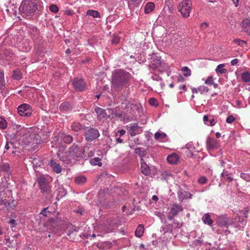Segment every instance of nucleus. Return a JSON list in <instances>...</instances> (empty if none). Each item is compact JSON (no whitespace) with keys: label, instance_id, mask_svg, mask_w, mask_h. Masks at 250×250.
<instances>
[{"label":"nucleus","instance_id":"nucleus-1","mask_svg":"<svg viewBox=\"0 0 250 250\" xmlns=\"http://www.w3.org/2000/svg\"><path fill=\"white\" fill-rule=\"evenodd\" d=\"M248 211L246 210L239 211V216L238 219H236L234 222L229 223V219L228 218L220 217L218 220V225L220 227H225L228 228L229 225L240 229L244 228L246 224V220L247 218Z\"/></svg>","mask_w":250,"mask_h":250},{"label":"nucleus","instance_id":"nucleus-2","mask_svg":"<svg viewBox=\"0 0 250 250\" xmlns=\"http://www.w3.org/2000/svg\"><path fill=\"white\" fill-rule=\"evenodd\" d=\"M129 77V73L124 70L115 71L112 77V86L115 88H119L123 86L128 83Z\"/></svg>","mask_w":250,"mask_h":250},{"label":"nucleus","instance_id":"nucleus-3","mask_svg":"<svg viewBox=\"0 0 250 250\" xmlns=\"http://www.w3.org/2000/svg\"><path fill=\"white\" fill-rule=\"evenodd\" d=\"M25 132L23 135V140H25V143L27 145L37 144L40 141L38 139L39 135L33 132L32 128L24 129Z\"/></svg>","mask_w":250,"mask_h":250},{"label":"nucleus","instance_id":"nucleus-4","mask_svg":"<svg viewBox=\"0 0 250 250\" xmlns=\"http://www.w3.org/2000/svg\"><path fill=\"white\" fill-rule=\"evenodd\" d=\"M192 3L190 0H182L178 6L179 11L184 17H188L191 11Z\"/></svg>","mask_w":250,"mask_h":250},{"label":"nucleus","instance_id":"nucleus-5","mask_svg":"<svg viewBox=\"0 0 250 250\" xmlns=\"http://www.w3.org/2000/svg\"><path fill=\"white\" fill-rule=\"evenodd\" d=\"M65 147V146H62L60 148L57 153V156L60 161L66 164H69L74 158L68 150L63 152Z\"/></svg>","mask_w":250,"mask_h":250},{"label":"nucleus","instance_id":"nucleus-6","mask_svg":"<svg viewBox=\"0 0 250 250\" xmlns=\"http://www.w3.org/2000/svg\"><path fill=\"white\" fill-rule=\"evenodd\" d=\"M84 135L87 141L92 142L99 137L100 133L97 129L87 127L84 128Z\"/></svg>","mask_w":250,"mask_h":250},{"label":"nucleus","instance_id":"nucleus-7","mask_svg":"<svg viewBox=\"0 0 250 250\" xmlns=\"http://www.w3.org/2000/svg\"><path fill=\"white\" fill-rule=\"evenodd\" d=\"M183 210V208L182 205L177 204H173L169 208V211L168 213L167 218L169 220H171L174 217L177 216L179 213Z\"/></svg>","mask_w":250,"mask_h":250},{"label":"nucleus","instance_id":"nucleus-8","mask_svg":"<svg viewBox=\"0 0 250 250\" xmlns=\"http://www.w3.org/2000/svg\"><path fill=\"white\" fill-rule=\"evenodd\" d=\"M166 64L161 61V58L157 56L155 60L151 62L149 66L153 70L162 71L166 68Z\"/></svg>","mask_w":250,"mask_h":250},{"label":"nucleus","instance_id":"nucleus-9","mask_svg":"<svg viewBox=\"0 0 250 250\" xmlns=\"http://www.w3.org/2000/svg\"><path fill=\"white\" fill-rule=\"evenodd\" d=\"M18 112L21 116L29 117L31 115L32 110L29 104H23L18 106Z\"/></svg>","mask_w":250,"mask_h":250},{"label":"nucleus","instance_id":"nucleus-10","mask_svg":"<svg viewBox=\"0 0 250 250\" xmlns=\"http://www.w3.org/2000/svg\"><path fill=\"white\" fill-rule=\"evenodd\" d=\"M38 9V6L35 2H28L23 4L22 8L23 13L26 14H31L34 13Z\"/></svg>","mask_w":250,"mask_h":250},{"label":"nucleus","instance_id":"nucleus-11","mask_svg":"<svg viewBox=\"0 0 250 250\" xmlns=\"http://www.w3.org/2000/svg\"><path fill=\"white\" fill-rule=\"evenodd\" d=\"M127 130L131 136H135L137 134L142 132L143 129L141 127L138 125L137 124H130L127 126Z\"/></svg>","mask_w":250,"mask_h":250},{"label":"nucleus","instance_id":"nucleus-12","mask_svg":"<svg viewBox=\"0 0 250 250\" xmlns=\"http://www.w3.org/2000/svg\"><path fill=\"white\" fill-rule=\"evenodd\" d=\"M73 85L77 91H81L85 89V83L82 79L75 78L73 81Z\"/></svg>","mask_w":250,"mask_h":250},{"label":"nucleus","instance_id":"nucleus-13","mask_svg":"<svg viewBox=\"0 0 250 250\" xmlns=\"http://www.w3.org/2000/svg\"><path fill=\"white\" fill-rule=\"evenodd\" d=\"M95 111L99 120H106L109 117V115H107L106 110L101 107H97L95 108Z\"/></svg>","mask_w":250,"mask_h":250},{"label":"nucleus","instance_id":"nucleus-14","mask_svg":"<svg viewBox=\"0 0 250 250\" xmlns=\"http://www.w3.org/2000/svg\"><path fill=\"white\" fill-rule=\"evenodd\" d=\"M63 139V142L66 144H70L73 141L72 137L68 134H63L62 135L61 137V138H56L57 141V146H61L62 147L63 144L62 142V139Z\"/></svg>","mask_w":250,"mask_h":250},{"label":"nucleus","instance_id":"nucleus-15","mask_svg":"<svg viewBox=\"0 0 250 250\" xmlns=\"http://www.w3.org/2000/svg\"><path fill=\"white\" fill-rule=\"evenodd\" d=\"M68 151L74 159L80 157L81 155V151L80 150L79 147L76 144H73L69 148Z\"/></svg>","mask_w":250,"mask_h":250},{"label":"nucleus","instance_id":"nucleus-16","mask_svg":"<svg viewBox=\"0 0 250 250\" xmlns=\"http://www.w3.org/2000/svg\"><path fill=\"white\" fill-rule=\"evenodd\" d=\"M48 165L52 168L53 171L57 173H60L62 170L61 166L57 163L55 160H51L48 163Z\"/></svg>","mask_w":250,"mask_h":250},{"label":"nucleus","instance_id":"nucleus-17","mask_svg":"<svg viewBox=\"0 0 250 250\" xmlns=\"http://www.w3.org/2000/svg\"><path fill=\"white\" fill-rule=\"evenodd\" d=\"M174 228L175 227L172 224H166L161 227L160 230L164 234L166 233L172 234Z\"/></svg>","mask_w":250,"mask_h":250},{"label":"nucleus","instance_id":"nucleus-18","mask_svg":"<svg viewBox=\"0 0 250 250\" xmlns=\"http://www.w3.org/2000/svg\"><path fill=\"white\" fill-rule=\"evenodd\" d=\"M192 195L187 191L180 190L178 192V197L179 200L182 202L185 199L191 198Z\"/></svg>","mask_w":250,"mask_h":250},{"label":"nucleus","instance_id":"nucleus-19","mask_svg":"<svg viewBox=\"0 0 250 250\" xmlns=\"http://www.w3.org/2000/svg\"><path fill=\"white\" fill-rule=\"evenodd\" d=\"M207 146L208 150H212L218 147V142L215 139L209 138L207 142Z\"/></svg>","mask_w":250,"mask_h":250},{"label":"nucleus","instance_id":"nucleus-20","mask_svg":"<svg viewBox=\"0 0 250 250\" xmlns=\"http://www.w3.org/2000/svg\"><path fill=\"white\" fill-rule=\"evenodd\" d=\"M141 169L142 172L145 175H148L150 173L149 166L145 162L143 159L141 160Z\"/></svg>","mask_w":250,"mask_h":250},{"label":"nucleus","instance_id":"nucleus-21","mask_svg":"<svg viewBox=\"0 0 250 250\" xmlns=\"http://www.w3.org/2000/svg\"><path fill=\"white\" fill-rule=\"evenodd\" d=\"M242 27L244 32L247 34L250 35V20H244L242 23Z\"/></svg>","mask_w":250,"mask_h":250},{"label":"nucleus","instance_id":"nucleus-22","mask_svg":"<svg viewBox=\"0 0 250 250\" xmlns=\"http://www.w3.org/2000/svg\"><path fill=\"white\" fill-rule=\"evenodd\" d=\"M167 160L170 164H175L179 160V156L177 154L173 153L167 156Z\"/></svg>","mask_w":250,"mask_h":250},{"label":"nucleus","instance_id":"nucleus-23","mask_svg":"<svg viewBox=\"0 0 250 250\" xmlns=\"http://www.w3.org/2000/svg\"><path fill=\"white\" fill-rule=\"evenodd\" d=\"M202 220L203 223L209 226H211L213 221L211 219V216L208 213H206L202 217Z\"/></svg>","mask_w":250,"mask_h":250},{"label":"nucleus","instance_id":"nucleus-24","mask_svg":"<svg viewBox=\"0 0 250 250\" xmlns=\"http://www.w3.org/2000/svg\"><path fill=\"white\" fill-rule=\"evenodd\" d=\"M155 4L152 2H147L145 7V13L149 14L154 10Z\"/></svg>","mask_w":250,"mask_h":250},{"label":"nucleus","instance_id":"nucleus-25","mask_svg":"<svg viewBox=\"0 0 250 250\" xmlns=\"http://www.w3.org/2000/svg\"><path fill=\"white\" fill-rule=\"evenodd\" d=\"M155 138L159 141L164 142L167 137V135L164 132H157L155 134Z\"/></svg>","mask_w":250,"mask_h":250},{"label":"nucleus","instance_id":"nucleus-26","mask_svg":"<svg viewBox=\"0 0 250 250\" xmlns=\"http://www.w3.org/2000/svg\"><path fill=\"white\" fill-rule=\"evenodd\" d=\"M144 228L142 225H139L135 231V235L138 237H141L144 234Z\"/></svg>","mask_w":250,"mask_h":250},{"label":"nucleus","instance_id":"nucleus-27","mask_svg":"<svg viewBox=\"0 0 250 250\" xmlns=\"http://www.w3.org/2000/svg\"><path fill=\"white\" fill-rule=\"evenodd\" d=\"M203 120L205 124H207L208 125L210 126L214 125L216 123L215 120L213 118L208 119V117L207 115H204L203 117Z\"/></svg>","mask_w":250,"mask_h":250},{"label":"nucleus","instance_id":"nucleus-28","mask_svg":"<svg viewBox=\"0 0 250 250\" xmlns=\"http://www.w3.org/2000/svg\"><path fill=\"white\" fill-rule=\"evenodd\" d=\"M86 16H90L93 18H99L100 14L98 11L89 10L86 12Z\"/></svg>","mask_w":250,"mask_h":250},{"label":"nucleus","instance_id":"nucleus-29","mask_svg":"<svg viewBox=\"0 0 250 250\" xmlns=\"http://www.w3.org/2000/svg\"><path fill=\"white\" fill-rule=\"evenodd\" d=\"M142 0H128V6L130 9H133L136 6L139 5Z\"/></svg>","mask_w":250,"mask_h":250},{"label":"nucleus","instance_id":"nucleus-30","mask_svg":"<svg viewBox=\"0 0 250 250\" xmlns=\"http://www.w3.org/2000/svg\"><path fill=\"white\" fill-rule=\"evenodd\" d=\"M224 67L225 64L223 63L219 64L215 69L216 72L220 74L226 73L227 72V70L226 69L224 68Z\"/></svg>","mask_w":250,"mask_h":250},{"label":"nucleus","instance_id":"nucleus-31","mask_svg":"<svg viewBox=\"0 0 250 250\" xmlns=\"http://www.w3.org/2000/svg\"><path fill=\"white\" fill-rule=\"evenodd\" d=\"M71 108L70 104L67 102L62 104L60 106V109L61 111L65 112L69 110Z\"/></svg>","mask_w":250,"mask_h":250},{"label":"nucleus","instance_id":"nucleus-32","mask_svg":"<svg viewBox=\"0 0 250 250\" xmlns=\"http://www.w3.org/2000/svg\"><path fill=\"white\" fill-rule=\"evenodd\" d=\"M38 183L39 184V187L41 186L46 185L48 184L47 183V181L46 178L45 177L44 175H41L38 178Z\"/></svg>","mask_w":250,"mask_h":250},{"label":"nucleus","instance_id":"nucleus-33","mask_svg":"<svg viewBox=\"0 0 250 250\" xmlns=\"http://www.w3.org/2000/svg\"><path fill=\"white\" fill-rule=\"evenodd\" d=\"M242 80L245 83L250 82V73L249 72H244L241 75Z\"/></svg>","mask_w":250,"mask_h":250},{"label":"nucleus","instance_id":"nucleus-34","mask_svg":"<svg viewBox=\"0 0 250 250\" xmlns=\"http://www.w3.org/2000/svg\"><path fill=\"white\" fill-rule=\"evenodd\" d=\"M171 234H168V233H166L165 234H164V233H162V241L166 244L168 242H169L170 240H171V239L172 238Z\"/></svg>","mask_w":250,"mask_h":250},{"label":"nucleus","instance_id":"nucleus-35","mask_svg":"<svg viewBox=\"0 0 250 250\" xmlns=\"http://www.w3.org/2000/svg\"><path fill=\"white\" fill-rule=\"evenodd\" d=\"M101 159L98 157H95L91 159L90 160V163L93 166L98 165L99 166H102V163L101 162Z\"/></svg>","mask_w":250,"mask_h":250},{"label":"nucleus","instance_id":"nucleus-36","mask_svg":"<svg viewBox=\"0 0 250 250\" xmlns=\"http://www.w3.org/2000/svg\"><path fill=\"white\" fill-rule=\"evenodd\" d=\"M72 129L75 131H79L82 129L83 125L79 123H74L71 125Z\"/></svg>","mask_w":250,"mask_h":250},{"label":"nucleus","instance_id":"nucleus-37","mask_svg":"<svg viewBox=\"0 0 250 250\" xmlns=\"http://www.w3.org/2000/svg\"><path fill=\"white\" fill-rule=\"evenodd\" d=\"M40 188L42 192L46 194H49L50 192V187L48 184L40 186Z\"/></svg>","mask_w":250,"mask_h":250},{"label":"nucleus","instance_id":"nucleus-38","mask_svg":"<svg viewBox=\"0 0 250 250\" xmlns=\"http://www.w3.org/2000/svg\"><path fill=\"white\" fill-rule=\"evenodd\" d=\"M181 71L183 72L184 75L185 77H188L191 75V70L187 66L182 67Z\"/></svg>","mask_w":250,"mask_h":250},{"label":"nucleus","instance_id":"nucleus-39","mask_svg":"<svg viewBox=\"0 0 250 250\" xmlns=\"http://www.w3.org/2000/svg\"><path fill=\"white\" fill-rule=\"evenodd\" d=\"M13 78L16 80H19L21 78V73L20 71L17 70L14 71Z\"/></svg>","mask_w":250,"mask_h":250},{"label":"nucleus","instance_id":"nucleus-40","mask_svg":"<svg viewBox=\"0 0 250 250\" xmlns=\"http://www.w3.org/2000/svg\"><path fill=\"white\" fill-rule=\"evenodd\" d=\"M86 181V178L84 176H79L75 179V182L78 184H82Z\"/></svg>","mask_w":250,"mask_h":250},{"label":"nucleus","instance_id":"nucleus-41","mask_svg":"<svg viewBox=\"0 0 250 250\" xmlns=\"http://www.w3.org/2000/svg\"><path fill=\"white\" fill-rule=\"evenodd\" d=\"M7 127V122L6 120L0 117V128L5 129Z\"/></svg>","mask_w":250,"mask_h":250},{"label":"nucleus","instance_id":"nucleus-42","mask_svg":"<svg viewBox=\"0 0 250 250\" xmlns=\"http://www.w3.org/2000/svg\"><path fill=\"white\" fill-rule=\"evenodd\" d=\"M5 85L4 73L0 71V88L1 89Z\"/></svg>","mask_w":250,"mask_h":250},{"label":"nucleus","instance_id":"nucleus-43","mask_svg":"<svg viewBox=\"0 0 250 250\" xmlns=\"http://www.w3.org/2000/svg\"><path fill=\"white\" fill-rule=\"evenodd\" d=\"M32 163L33 166H36V167L38 166L40 167L42 164V162L40 161L38 158H33V160L32 161Z\"/></svg>","mask_w":250,"mask_h":250},{"label":"nucleus","instance_id":"nucleus-44","mask_svg":"<svg viewBox=\"0 0 250 250\" xmlns=\"http://www.w3.org/2000/svg\"><path fill=\"white\" fill-rule=\"evenodd\" d=\"M198 90L201 94H203L205 92H208V88L206 86L201 85L198 87Z\"/></svg>","mask_w":250,"mask_h":250},{"label":"nucleus","instance_id":"nucleus-45","mask_svg":"<svg viewBox=\"0 0 250 250\" xmlns=\"http://www.w3.org/2000/svg\"><path fill=\"white\" fill-rule=\"evenodd\" d=\"M49 9L51 12L54 13H57L59 11L58 7L55 4H51L49 6Z\"/></svg>","mask_w":250,"mask_h":250},{"label":"nucleus","instance_id":"nucleus-46","mask_svg":"<svg viewBox=\"0 0 250 250\" xmlns=\"http://www.w3.org/2000/svg\"><path fill=\"white\" fill-rule=\"evenodd\" d=\"M205 83L206 84L212 85L213 84V80L212 76H209L207 80H205Z\"/></svg>","mask_w":250,"mask_h":250},{"label":"nucleus","instance_id":"nucleus-47","mask_svg":"<svg viewBox=\"0 0 250 250\" xmlns=\"http://www.w3.org/2000/svg\"><path fill=\"white\" fill-rule=\"evenodd\" d=\"M241 177L245 180L246 181H250V175L247 174V173H241Z\"/></svg>","mask_w":250,"mask_h":250},{"label":"nucleus","instance_id":"nucleus-48","mask_svg":"<svg viewBox=\"0 0 250 250\" xmlns=\"http://www.w3.org/2000/svg\"><path fill=\"white\" fill-rule=\"evenodd\" d=\"M235 120V118L232 115L229 116L226 119V122L228 124L233 123Z\"/></svg>","mask_w":250,"mask_h":250},{"label":"nucleus","instance_id":"nucleus-49","mask_svg":"<svg viewBox=\"0 0 250 250\" xmlns=\"http://www.w3.org/2000/svg\"><path fill=\"white\" fill-rule=\"evenodd\" d=\"M198 182L200 184H204L207 182V179L205 176H202L198 179Z\"/></svg>","mask_w":250,"mask_h":250},{"label":"nucleus","instance_id":"nucleus-50","mask_svg":"<svg viewBox=\"0 0 250 250\" xmlns=\"http://www.w3.org/2000/svg\"><path fill=\"white\" fill-rule=\"evenodd\" d=\"M120 40V37L118 35H114L112 39V42L114 44L118 43Z\"/></svg>","mask_w":250,"mask_h":250},{"label":"nucleus","instance_id":"nucleus-51","mask_svg":"<svg viewBox=\"0 0 250 250\" xmlns=\"http://www.w3.org/2000/svg\"><path fill=\"white\" fill-rule=\"evenodd\" d=\"M186 147L190 152H192L195 149V147L194 146H193V144L192 143H189L187 144L186 146Z\"/></svg>","mask_w":250,"mask_h":250},{"label":"nucleus","instance_id":"nucleus-52","mask_svg":"<svg viewBox=\"0 0 250 250\" xmlns=\"http://www.w3.org/2000/svg\"><path fill=\"white\" fill-rule=\"evenodd\" d=\"M157 215L160 218V219L161 220V221L162 222H164V223H166V216L165 214L161 213L160 212H158Z\"/></svg>","mask_w":250,"mask_h":250},{"label":"nucleus","instance_id":"nucleus-53","mask_svg":"<svg viewBox=\"0 0 250 250\" xmlns=\"http://www.w3.org/2000/svg\"><path fill=\"white\" fill-rule=\"evenodd\" d=\"M234 42L239 45H243L244 44H246V42L245 41L241 40L238 39L234 40Z\"/></svg>","mask_w":250,"mask_h":250},{"label":"nucleus","instance_id":"nucleus-54","mask_svg":"<svg viewBox=\"0 0 250 250\" xmlns=\"http://www.w3.org/2000/svg\"><path fill=\"white\" fill-rule=\"evenodd\" d=\"M64 14L66 15L72 16L74 15L75 12L71 9H67L64 11Z\"/></svg>","mask_w":250,"mask_h":250},{"label":"nucleus","instance_id":"nucleus-55","mask_svg":"<svg viewBox=\"0 0 250 250\" xmlns=\"http://www.w3.org/2000/svg\"><path fill=\"white\" fill-rule=\"evenodd\" d=\"M125 131L124 129H121L118 130V131L116 133L115 136L117 137L119 135L120 136H122L125 135Z\"/></svg>","mask_w":250,"mask_h":250},{"label":"nucleus","instance_id":"nucleus-56","mask_svg":"<svg viewBox=\"0 0 250 250\" xmlns=\"http://www.w3.org/2000/svg\"><path fill=\"white\" fill-rule=\"evenodd\" d=\"M151 78L154 81H159L162 80L161 77H160L159 76L155 75V74L152 75L151 76Z\"/></svg>","mask_w":250,"mask_h":250},{"label":"nucleus","instance_id":"nucleus-57","mask_svg":"<svg viewBox=\"0 0 250 250\" xmlns=\"http://www.w3.org/2000/svg\"><path fill=\"white\" fill-rule=\"evenodd\" d=\"M208 23L207 22H203L200 25V28L202 30H204L207 29V28L208 27Z\"/></svg>","mask_w":250,"mask_h":250},{"label":"nucleus","instance_id":"nucleus-58","mask_svg":"<svg viewBox=\"0 0 250 250\" xmlns=\"http://www.w3.org/2000/svg\"><path fill=\"white\" fill-rule=\"evenodd\" d=\"M149 103L150 104L152 105H155L156 104V100L155 99L153 98H151L149 100Z\"/></svg>","mask_w":250,"mask_h":250},{"label":"nucleus","instance_id":"nucleus-59","mask_svg":"<svg viewBox=\"0 0 250 250\" xmlns=\"http://www.w3.org/2000/svg\"><path fill=\"white\" fill-rule=\"evenodd\" d=\"M9 224L12 226V227H15L17 225L16 220L14 219H11L9 222Z\"/></svg>","mask_w":250,"mask_h":250},{"label":"nucleus","instance_id":"nucleus-60","mask_svg":"<svg viewBox=\"0 0 250 250\" xmlns=\"http://www.w3.org/2000/svg\"><path fill=\"white\" fill-rule=\"evenodd\" d=\"M238 62V59H233L231 61V64L232 65H236L237 63Z\"/></svg>","mask_w":250,"mask_h":250},{"label":"nucleus","instance_id":"nucleus-61","mask_svg":"<svg viewBox=\"0 0 250 250\" xmlns=\"http://www.w3.org/2000/svg\"><path fill=\"white\" fill-rule=\"evenodd\" d=\"M225 179L226 180L229 181V182H231L233 180V178L230 176L229 174L228 173V176H226V177L225 178Z\"/></svg>","mask_w":250,"mask_h":250},{"label":"nucleus","instance_id":"nucleus-62","mask_svg":"<svg viewBox=\"0 0 250 250\" xmlns=\"http://www.w3.org/2000/svg\"><path fill=\"white\" fill-rule=\"evenodd\" d=\"M228 172L227 171L224 170L221 174V177L226 178V176H228Z\"/></svg>","mask_w":250,"mask_h":250},{"label":"nucleus","instance_id":"nucleus-63","mask_svg":"<svg viewBox=\"0 0 250 250\" xmlns=\"http://www.w3.org/2000/svg\"><path fill=\"white\" fill-rule=\"evenodd\" d=\"M174 225L176 228H180L182 226V224H180V223H179V222H174Z\"/></svg>","mask_w":250,"mask_h":250},{"label":"nucleus","instance_id":"nucleus-64","mask_svg":"<svg viewBox=\"0 0 250 250\" xmlns=\"http://www.w3.org/2000/svg\"><path fill=\"white\" fill-rule=\"evenodd\" d=\"M62 193H59V195H60L61 197H62L63 196L65 195V194H66V191L64 189H62ZM61 191H60V192H61Z\"/></svg>","mask_w":250,"mask_h":250}]
</instances>
